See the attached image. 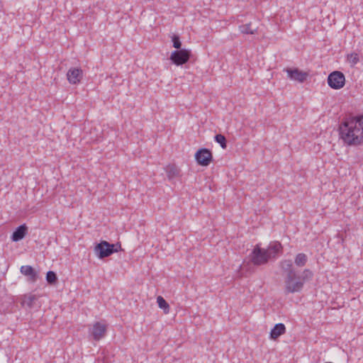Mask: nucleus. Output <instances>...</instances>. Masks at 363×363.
Here are the masks:
<instances>
[{"instance_id": "0eeeda50", "label": "nucleus", "mask_w": 363, "mask_h": 363, "mask_svg": "<svg viewBox=\"0 0 363 363\" xmlns=\"http://www.w3.org/2000/svg\"><path fill=\"white\" fill-rule=\"evenodd\" d=\"M195 159L199 165L206 167L213 160L212 152L207 148H201L196 152Z\"/></svg>"}, {"instance_id": "9d476101", "label": "nucleus", "mask_w": 363, "mask_h": 363, "mask_svg": "<svg viewBox=\"0 0 363 363\" xmlns=\"http://www.w3.org/2000/svg\"><path fill=\"white\" fill-rule=\"evenodd\" d=\"M283 252V247L278 241H272L269 244L265 252L269 259H276Z\"/></svg>"}, {"instance_id": "4468645a", "label": "nucleus", "mask_w": 363, "mask_h": 363, "mask_svg": "<svg viewBox=\"0 0 363 363\" xmlns=\"http://www.w3.org/2000/svg\"><path fill=\"white\" fill-rule=\"evenodd\" d=\"M286 332V327L283 323H277L272 329L270 332L271 339L276 340L280 335L284 334Z\"/></svg>"}, {"instance_id": "423d86ee", "label": "nucleus", "mask_w": 363, "mask_h": 363, "mask_svg": "<svg viewBox=\"0 0 363 363\" xmlns=\"http://www.w3.org/2000/svg\"><path fill=\"white\" fill-rule=\"evenodd\" d=\"M191 56V51L186 49H180L174 50L170 55V60L172 62L177 65H182L186 63Z\"/></svg>"}, {"instance_id": "dca6fc26", "label": "nucleus", "mask_w": 363, "mask_h": 363, "mask_svg": "<svg viewBox=\"0 0 363 363\" xmlns=\"http://www.w3.org/2000/svg\"><path fill=\"white\" fill-rule=\"evenodd\" d=\"M36 300V297L35 295H27L24 296L22 304L23 306H28V308H31L33 306L34 301Z\"/></svg>"}, {"instance_id": "20e7f679", "label": "nucleus", "mask_w": 363, "mask_h": 363, "mask_svg": "<svg viewBox=\"0 0 363 363\" xmlns=\"http://www.w3.org/2000/svg\"><path fill=\"white\" fill-rule=\"evenodd\" d=\"M249 257L252 263L256 266L265 264L269 260L265 252V249L262 248L259 245H255Z\"/></svg>"}, {"instance_id": "a211bd4d", "label": "nucleus", "mask_w": 363, "mask_h": 363, "mask_svg": "<svg viewBox=\"0 0 363 363\" xmlns=\"http://www.w3.org/2000/svg\"><path fill=\"white\" fill-rule=\"evenodd\" d=\"M157 302L158 303L159 307L163 309L165 313H167L169 312V306L163 297L159 296L157 298Z\"/></svg>"}, {"instance_id": "9b49d317", "label": "nucleus", "mask_w": 363, "mask_h": 363, "mask_svg": "<svg viewBox=\"0 0 363 363\" xmlns=\"http://www.w3.org/2000/svg\"><path fill=\"white\" fill-rule=\"evenodd\" d=\"M83 77L82 69L77 67L70 68L67 73V80L70 84H77L80 82Z\"/></svg>"}, {"instance_id": "2eb2a0df", "label": "nucleus", "mask_w": 363, "mask_h": 363, "mask_svg": "<svg viewBox=\"0 0 363 363\" xmlns=\"http://www.w3.org/2000/svg\"><path fill=\"white\" fill-rule=\"evenodd\" d=\"M308 261V257L304 253H298L296 255L294 262L297 267H302L306 265Z\"/></svg>"}, {"instance_id": "412c9836", "label": "nucleus", "mask_w": 363, "mask_h": 363, "mask_svg": "<svg viewBox=\"0 0 363 363\" xmlns=\"http://www.w3.org/2000/svg\"><path fill=\"white\" fill-rule=\"evenodd\" d=\"M215 140L218 143L220 144V147L223 149H225L227 147V140L225 137L222 134H217L215 135Z\"/></svg>"}, {"instance_id": "f03ea898", "label": "nucleus", "mask_w": 363, "mask_h": 363, "mask_svg": "<svg viewBox=\"0 0 363 363\" xmlns=\"http://www.w3.org/2000/svg\"><path fill=\"white\" fill-rule=\"evenodd\" d=\"M340 139L347 145L363 144V115L344 119L338 128Z\"/></svg>"}, {"instance_id": "f3484780", "label": "nucleus", "mask_w": 363, "mask_h": 363, "mask_svg": "<svg viewBox=\"0 0 363 363\" xmlns=\"http://www.w3.org/2000/svg\"><path fill=\"white\" fill-rule=\"evenodd\" d=\"M239 30L242 33L244 34H255L257 33V29H252L251 28V23L242 25L239 26Z\"/></svg>"}, {"instance_id": "5701e85b", "label": "nucleus", "mask_w": 363, "mask_h": 363, "mask_svg": "<svg viewBox=\"0 0 363 363\" xmlns=\"http://www.w3.org/2000/svg\"><path fill=\"white\" fill-rule=\"evenodd\" d=\"M172 41L173 43V47L177 50L182 49V42L179 35L174 34L172 36Z\"/></svg>"}, {"instance_id": "6ab92c4d", "label": "nucleus", "mask_w": 363, "mask_h": 363, "mask_svg": "<svg viewBox=\"0 0 363 363\" xmlns=\"http://www.w3.org/2000/svg\"><path fill=\"white\" fill-rule=\"evenodd\" d=\"M167 174L169 178H174L179 174V170L174 165H169L167 167Z\"/></svg>"}, {"instance_id": "1a4fd4ad", "label": "nucleus", "mask_w": 363, "mask_h": 363, "mask_svg": "<svg viewBox=\"0 0 363 363\" xmlns=\"http://www.w3.org/2000/svg\"><path fill=\"white\" fill-rule=\"evenodd\" d=\"M287 73L288 77L300 83L305 82L308 76V72L300 70L298 68H286L284 69Z\"/></svg>"}, {"instance_id": "f8f14e48", "label": "nucleus", "mask_w": 363, "mask_h": 363, "mask_svg": "<svg viewBox=\"0 0 363 363\" xmlns=\"http://www.w3.org/2000/svg\"><path fill=\"white\" fill-rule=\"evenodd\" d=\"M28 233V227L26 224H22L17 227L13 232L11 239L13 242H18L24 238Z\"/></svg>"}, {"instance_id": "6e6552de", "label": "nucleus", "mask_w": 363, "mask_h": 363, "mask_svg": "<svg viewBox=\"0 0 363 363\" xmlns=\"http://www.w3.org/2000/svg\"><path fill=\"white\" fill-rule=\"evenodd\" d=\"M106 325L100 322L95 323L92 328H89V335L96 341H99L103 338L106 333Z\"/></svg>"}, {"instance_id": "4be33fe9", "label": "nucleus", "mask_w": 363, "mask_h": 363, "mask_svg": "<svg viewBox=\"0 0 363 363\" xmlns=\"http://www.w3.org/2000/svg\"><path fill=\"white\" fill-rule=\"evenodd\" d=\"M46 280L50 284H55L57 281V277L55 272L52 271L48 272L46 274Z\"/></svg>"}, {"instance_id": "39448f33", "label": "nucleus", "mask_w": 363, "mask_h": 363, "mask_svg": "<svg viewBox=\"0 0 363 363\" xmlns=\"http://www.w3.org/2000/svg\"><path fill=\"white\" fill-rule=\"evenodd\" d=\"M328 84L333 89H340L345 84V77L340 71H334L328 77Z\"/></svg>"}, {"instance_id": "7ed1b4c3", "label": "nucleus", "mask_w": 363, "mask_h": 363, "mask_svg": "<svg viewBox=\"0 0 363 363\" xmlns=\"http://www.w3.org/2000/svg\"><path fill=\"white\" fill-rule=\"evenodd\" d=\"M121 248V245L111 244L107 241H101L94 247L95 254L100 259H103L111 255L114 252H117Z\"/></svg>"}, {"instance_id": "aec40b11", "label": "nucleus", "mask_w": 363, "mask_h": 363, "mask_svg": "<svg viewBox=\"0 0 363 363\" xmlns=\"http://www.w3.org/2000/svg\"><path fill=\"white\" fill-rule=\"evenodd\" d=\"M347 59L352 67L357 65L359 60V55L356 52H352V53L347 55Z\"/></svg>"}, {"instance_id": "ddd939ff", "label": "nucleus", "mask_w": 363, "mask_h": 363, "mask_svg": "<svg viewBox=\"0 0 363 363\" xmlns=\"http://www.w3.org/2000/svg\"><path fill=\"white\" fill-rule=\"evenodd\" d=\"M20 272L22 274L28 277V279L32 282H35L38 279V274L30 265L22 266Z\"/></svg>"}, {"instance_id": "f257e3e1", "label": "nucleus", "mask_w": 363, "mask_h": 363, "mask_svg": "<svg viewBox=\"0 0 363 363\" xmlns=\"http://www.w3.org/2000/svg\"><path fill=\"white\" fill-rule=\"evenodd\" d=\"M279 266L285 274V291L288 294L301 291L305 282L311 280L313 277V273L309 269H305L301 274H298L291 259L281 261Z\"/></svg>"}]
</instances>
